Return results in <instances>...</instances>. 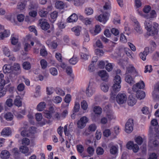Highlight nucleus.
<instances>
[{
	"label": "nucleus",
	"instance_id": "obj_58",
	"mask_svg": "<svg viewBox=\"0 0 159 159\" xmlns=\"http://www.w3.org/2000/svg\"><path fill=\"white\" fill-rule=\"evenodd\" d=\"M80 108V104L78 102H75V106L74 107L73 112H78Z\"/></svg>",
	"mask_w": 159,
	"mask_h": 159
},
{
	"label": "nucleus",
	"instance_id": "obj_21",
	"mask_svg": "<svg viewBox=\"0 0 159 159\" xmlns=\"http://www.w3.org/2000/svg\"><path fill=\"white\" fill-rule=\"evenodd\" d=\"M136 102V99L130 96L128 100V104L130 106H134Z\"/></svg>",
	"mask_w": 159,
	"mask_h": 159
},
{
	"label": "nucleus",
	"instance_id": "obj_60",
	"mask_svg": "<svg viewBox=\"0 0 159 159\" xmlns=\"http://www.w3.org/2000/svg\"><path fill=\"white\" fill-rule=\"evenodd\" d=\"M95 52L96 54L99 56H102L104 54V52L102 50L99 49H97L95 50Z\"/></svg>",
	"mask_w": 159,
	"mask_h": 159
},
{
	"label": "nucleus",
	"instance_id": "obj_24",
	"mask_svg": "<svg viewBox=\"0 0 159 159\" xmlns=\"http://www.w3.org/2000/svg\"><path fill=\"white\" fill-rule=\"evenodd\" d=\"M14 104L15 105L19 107L21 106L22 103L20 96H18L16 97L14 100Z\"/></svg>",
	"mask_w": 159,
	"mask_h": 159
},
{
	"label": "nucleus",
	"instance_id": "obj_9",
	"mask_svg": "<svg viewBox=\"0 0 159 159\" xmlns=\"http://www.w3.org/2000/svg\"><path fill=\"white\" fill-rule=\"evenodd\" d=\"M145 85L144 82L141 81L133 86L132 89L134 91L137 92L139 91V89H143Z\"/></svg>",
	"mask_w": 159,
	"mask_h": 159
},
{
	"label": "nucleus",
	"instance_id": "obj_18",
	"mask_svg": "<svg viewBox=\"0 0 159 159\" xmlns=\"http://www.w3.org/2000/svg\"><path fill=\"white\" fill-rule=\"evenodd\" d=\"M3 70L4 73H10L12 71V66L10 65H5L3 66Z\"/></svg>",
	"mask_w": 159,
	"mask_h": 159
},
{
	"label": "nucleus",
	"instance_id": "obj_8",
	"mask_svg": "<svg viewBox=\"0 0 159 159\" xmlns=\"http://www.w3.org/2000/svg\"><path fill=\"white\" fill-rule=\"evenodd\" d=\"M127 148L129 149H132L134 152H137L139 150V147L138 145L134 144L132 142L130 141L126 145Z\"/></svg>",
	"mask_w": 159,
	"mask_h": 159
},
{
	"label": "nucleus",
	"instance_id": "obj_61",
	"mask_svg": "<svg viewBox=\"0 0 159 159\" xmlns=\"http://www.w3.org/2000/svg\"><path fill=\"white\" fill-rule=\"evenodd\" d=\"M22 144L25 145H28L30 143V140L27 138H24L22 140Z\"/></svg>",
	"mask_w": 159,
	"mask_h": 159
},
{
	"label": "nucleus",
	"instance_id": "obj_41",
	"mask_svg": "<svg viewBox=\"0 0 159 159\" xmlns=\"http://www.w3.org/2000/svg\"><path fill=\"white\" fill-rule=\"evenodd\" d=\"M83 37L84 42H88L89 41V36L88 32L86 31L84 32L83 35Z\"/></svg>",
	"mask_w": 159,
	"mask_h": 159
},
{
	"label": "nucleus",
	"instance_id": "obj_11",
	"mask_svg": "<svg viewBox=\"0 0 159 159\" xmlns=\"http://www.w3.org/2000/svg\"><path fill=\"white\" fill-rule=\"evenodd\" d=\"M95 18L99 21L102 22L104 24L107 20V15L104 14H101L98 16H95Z\"/></svg>",
	"mask_w": 159,
	"mask_h": 159
},
{
	"label": "nucleus",
	"instance_id": "obj_55",
	"mask_svg": "<svg viewBox=\"0 0 159 159\" xmlns=\"http://www.w3.org/2000/svg\"><path fill=\"white\" fill-rule=\"evenodd\" d=\"M96 152L97 155H100L103 154L104 151L102 148L100 147H98L97 148Z\"/></svg>",
	"mask_w": 159,
	"mask_h": 159
},
{
	"label": "nucleus",
	"instance_id": "obj_23",
	"mask_svg": "<svg viewBox=\"0 0 159 159\" xmlns=\"http://www.w3.org/2000/svg\"><path fill=\"white\" fill-rule=\"evenodd\" d=\"M64 6L63 2L61 1H57L55 3V7L57 9H62L64 7Z\"/></svg>",
	"mask_w": 159,
	"mask_h": 159
},
{
	"label": "nucleus",
	"instance_id": "obj_17",
	"mask_svg": "<svg viewBox=\"0 0 159 159\" xmlns=\"http://www.w3.org/2000/svg\"><path fill=\"white\" fill-rule=\"evenodd\" d=\"M136 95L137 98L140 100L143 99L145 96V93L143 91L139 90L138 91Z\"/></svg>",
	"mask_w": 159,
	"mask_h": 159
},
{
	"label": "nucleus",
	"instance_id": "obj_43",
	"mask_svg": "<svg viewBox=\"0 0 159 159\" xmlns=\"http://www.w3.org/2000/svg\"><path fill=\"white\" fill-rule=\"evenodd\" d=\"M3 51L4 54L6 56L9 57L10 55V52L8 48L6 47L5 46L3 48Z\"/></svg>",
	"mask_w": 159,
	"mask_h": 159
},
{
	"label": "nucleus",
	"instance_id": "obj_31",
	"mask_svg": "<svg viewBox=\"0 0 159 159\" xmlns=\"http://www.w3.org/2000/svg\"><path fill=\"white\" fill-rule=\"evenodd\" d=\"M101 29L99 25H97L95 26V29L93 32L91 31V33L93 35H95L99 33L101 31Z\"/></svg>",
	"mask_w": 159,
	"mask_h": 159
},
{
	"label": "nucleus",
	"instance_id": "obj_47",
	"mask_svg": "<svg viewBox=\"0 0 159 159\" xmlns=\"http://www.w3.org/2000/svg\"><path fill=\"white\" fill-rule=\"evenodd\" d=\"M85 13L87 15H90L93 13V10L90 7L86 8L85 10Z\"/></svg>",
	"mask_w": 159,
	"mask_h": 159
},
{
	"label": "nucleus",
	"instance_id": "obj_50",
	"mask_svg": "<svg viewBox=\"0 0 159 159\" xmlns=\"http://www.w3.org/2000/svg\"><path fill=\"white\" fill-rule=\"evenodd\" d=\"M23 68L25 69L28 70L31 68L30 63L28 62H25L23 64Z\"/></svg>",
	"mask_w": 159,
	"mask_h": 159
},
{
	"label": "nucleus",
	"instance_id": "obj_28",
	"mask_svg": "<svg viewBox=\"0 0 159 159\" xmlns=\"http://www.w3.org/2000/svg\"><path fill=\"white\" fill-rule=\"evenodd\" d=\"M118 148L115 146H112L110 148V151L111 154L112 155H115L118 152Z\"/></svg>",
	"mask_w": 159,
	"mask_h": 159
},
{
	"label": "nucleus",
	"instance_id": "obj_2",
	"mask_svg": "<svg viewBox=\"0 0 159 159\" xmlns=\"http://www.w3.org/2000/svg\"><path fill=\"white\" fill-rule=\"evenodd\" d=\"M96 85L95 83L92 82H89L88 88L86 90V94L87 96L90 97L91 96L95 91Z\"/></svg>",
	"mask_w": 159,
	"mask_h": 159
},
{
	"label": "nucleus",
	"instance_id": "obj_59",
	"mask_svg": "<svg viewBox=\"0 0 159 159\" xmlns=\"http://www.w3.org/2000/svg\"><path fill=\"white\" fill-rule=\"evenodd\" d=\"M11 44L14 45H16L18 41V39L17 38L12 36V35L11 36Z\"/></svg>",
	"mask_w": 159,
	"mask_h": 159
},
{
	"label": "nucleus",
	"instance_id": "obj_62",
	"mask_svg": "<svg viewBox=\"0 0 159 159\" xmlns=\"http://www.w3.org/2000/svg\"><path fill=\"white\" fill-rule=\"evenodd\" d=\"M105 68L107 71H110L112 70L113 66L111 63H108L106 65Z\"/></svg>",
	"mask_w": 159,
	"mask_h": 159
},
{
	"label": "nucleus",
	"instance_id": "obj_36",
	"mask_svg": "<svg viewBox=\"0 0 159 159\" xmlns=\"http://www.w3.org/2000/svg\"><path fill=\"white\" fill-rule=\"evenodd\" d=\"M45 8H43L42 9L40 10L39 12V16L42 17H46L48 13V11L45 10Z\"/></svg>",
	"mask_w": 159,
	"mask_h": 159
},
{
	"label": "nucleus",
	"instance_id": "obj_35",
	"mask_svg": "<svg viewBox=\"0 0 159 159\" xmlns=\"http://www.w3.org/2000/svg\"><path fill=\"white\" fill-rule=\"evenodd\" d=\"M74 5L76 6L82 5L84 2V0H72Z\"/></svg>",
	"mask_w": 159,
	"mask_h": 159
},
{
	"label": "nucleus",
	"instance_id": "obj_33",
	"mask_svg": "<svg viewBox=\"0 0 159 159\" xmlns=\"http://www.w3.org/2000/svg\"><path fill=\"white\" fill-rule=\"evenodd\" d=\"M120 88L121 86L119 83L118 84H114L112 86L113 90L115 92H117L119 91L120 90Z\"/></svg>",
	"mask_w": 159,
	"mask_h": 159
},
{
	"label": "nucleus",
	"instance_id": "obj_52",
	"mask_svg": "<svg viewBox=\"0 0 159 159\" xmlns=\"http://www.w3.org/2000/svg\"><path fill=\"white\" fill-rule=\"evenodd\" d=\"M40 63L42 68L44 69L47 67V61L45 60H41L40 61Z\"/></svg>",
	"mask_w": 159,
	"mask_h": 159
},
{
	"label": "nucleus",
	"instance_id": "obj_64",
	"mask_svg": "<svg viewBox=\"0 0 159 159\" xmlns=\"http://www.w3.org/2000/svg\"><path fill=\"white\" fill-rule=\"evenodd\" d=\"M157 93V90H154L153 92L152 96L155 99L159 100V96L158 95Z\"/></svg>",
	"mask_w": 159,
	"mask_h": 159
},
{
	"label": "nucleus",
	"instance_id": "obj_15",
	"mask_svg": "<svg viewBox=\"0 0 159 159\" xmlns=\"http://www.w3.org/2000/svg\"><path fill=\"white\" fill-rule=\"evenodd\" d=\"M10 155L9 152L6 150L2 151L1 154V157L2 159H7Z\"/></svg>",
	"mask_w": 159,
	"mask_h": 159
},
{
	"label": "nucleus",
	"instance_id": "obj_56",
	"mask_svg": "<svg viewBox=\"0 0 159 159\" xmlns=\"http://www.w3.org/2000/svg\"><path fill=\"white\" fill-rule=\"evenodd\" d=\"M61 117V114L58 112L55 113L54 116H53V119L57 120H60Z\"/></svg>",
	"mask_w": 159,
	"mask_h": 159
},
{
	"label": "nucleus",
	"instance_id": "obj_16",
	"mask_svg": "<svg viewBox=\"0 0 159 159\" xmlns=\"http://www.w3.org/2000/svg\"><path fill=\"white\" fill-rule=\"evenodd\" d=\"M125 80L126 82L131 85L134 84L135 83L134 78L130 75H126L125 77Z\"/></svg>",
	"mask_w": 159,
	"mask_h": 159
},
{
	"label": "nucleus",
	"instance_id": "obj_1",
	"mask_svg": "<svg viewBox=\"0 0 159 159\" xmlns=\"http://www.w3.org/2000/svg\"><path fill=\"white\" fill-rule=\"evenodd\" d=\"M151 126L150 127L149 132L151 137H154L155 139L159 138V125L157 120H152L151 122Z\"/></svg>",
	"mask_w": 159,
	"mask_h": 159
},
{
	"label": "nucleus",
	"instance_id": "obj_57",
	"mask_svg": "<svg viewBox=\"0 0 159 159\" xmlns=\"http://www.w3.org/2000/svg\"><path fill=\"white\" fill-rule=\"evenodd\" d=\"M17 18L19 22H22L24 19L25 16L22 14H19L17 15Z\"/></svg>",
	"mask_w": 159,
	"mask_h": 159
},
{
	"label": "nucleus",
	"instance_id": "obj_22",
	"mask_svg": "<svg viewBox=\"0 0 159 159\" xmlns=\"http://www.w3.org/2000/svg\"><path fill=\"white\" fill-rule=\"evenodd\" d=\"M39 5L37 2H30L28 6V8L30 10L37 8L38 7Z\"/></svg>",
	"mask_w": 159,
	"mask_h": 159
},
{
	"label": "nucleus",
	"instance_id": "obj_37",
	"mask_svg": "<svg viewBox=\"0 0 159 159\" xmlns=\"http://www.w3.org/2000/svg\"><path fill=\"white\" fill-rule=\"evenodd\" d=\"M96 61H93L89 66L88 70L90 72H92L94 71V66L96 64Z\"/></svg>",
	"mask_w": 159,
	"mask_h": 159
},
{
	"label": "nucleus",
	"instance_id": "obj_5",
	"mask_svg": "<svg viewBox=\"0 0 159 159\" xmlns=\"http://www.w3.org/2000/svg\"><path fill=\"white\" fill-rule=\"evenodd\" d=\"M133 120L132 119H129L126 122L125 127V131L127 133H130L133 129Z\"/></svg>",
	"mask_w": 159,
	"mask_h": 159
},
{
	"label": "nucleus",
	"instance_id": "obj_40",
	"mask_svg": "<svg viewBox=\"0 0 159 159\" xmlns=\"http://www.w3.org/2000/svg\"><path fill=\"white\" fill-rule=\"evenodd\" d=\"M135 140L136 143L139 145H141L143 141L142 138L140 136L136 137L135 138Z\"/></svg>",
	"mask_w": 159,
	"mask_h": 159
},
{
	"label": "nucleus",
	"instance_id": "obj_53",
	"mask_svg": "<svg viewBox=\"0 0 159 159\" xmlns=\"http://www.w3.org/2000/svg\"><path fill=\"white\" fill-rule=\"evenodd\" d=\"M20 69V67L19 64L15 63L13 66H12V71H18Z\"/></svg>",
	"mask_w": 159,
	"mask_h": 159
},
{
	"label": "nucleus",
	"instance_id": "obj_30",
	"mask_svg": "<svg viewBox=\"0 0 159 159\" xmlns=\"http://www.w3.org/2000/svg\"><path fill=\"white\" fill-rule=\"evenodd\" d=\"M25 7V5L24 2H19L17 4V8L20 11H22L24 9Z\"/></svg>",
	"mask_w": 159,
	"mask_h": 159
},
{
	"label": "nucleus",
	"instance_id": "obj_46",
	"mask_svg": "<svg viewBox=\"0 0 159 159\" xmlns=\"http://www.w3.org/2000/svg\"><path fill=\"white\" fill-rule=\"evenodd\" d=\"M114 84H120L121 83V78L120 76L118 75H116L114 79Z\"/></svg>",
	"mask_w": 159,
	"mask_h": 159
},
{
	"label": "nucleus",
	"instance_id": "obj_13",
	"mask_svg": "<svg viewBox=\"0 0 159 159\" xmlns=\"http://www.w3.org/2000/svg\"><path fill=\"white\" fill-rule=\"evenodd\" d=\"M78 19V17L75 13L72 14L67 19V21L68 22H76Z\"/></svg>",
	"mask_w": 159,
	"mask_h": 159
},
{
	"label": "nucleus",
	"instance_id": "obj_32",
	"mask_svg": "<svg viewBox=\"0 0 159 159\" xmlns=\"http://www.w3.org/2000/svg\"><path fill=\"white\" fill-rule=\"evenodd\" d=\"M10 32L5 30L3 32L0 33V39H3L4 38L8 37L9 34Z\"/></svg>",
	"mask_w": 159,
	"mask_h": 159
},
{
	"label": "nucleus",
	"instance_id": "obj_54",
	"mask_svg": "<svg viewBox=\"0 0 159 159\" xmlns=\"http://www.w3.org/2000/svg\"><path fill=\"white\" fill-rule=\"evenodd\" d=\"M50 73L54 76H55L57 74V69L54 67H52L50 69Z\"/></svg>",
	"mask_w": 159,
	"mask_h": 159
},
{
	"label": "nucleus",
	"instance_id": "obj_3",
	"mask_svg": "<svg viewBox=\"0 0 159 159\" xmlns=\"http://www.w3.org/2000/svg\"><path fill=\"white\" fill-rule=\"evenodd\" d=\"M145 29L147 30V34L149 35H153L154 34V31L153 30L152 22L146 20L144 23Z\"/></svg>",
	"mask_w": 159,
	"mask_h": 159
},
{
	"label": "nucleus",
	"instance_id": "obj_63",
	"mask_svg": "<svg viewBox=\"0 0 159 159\" xmlns=\"http://www.w3.org/2000/svg\"><path fill=\"white\" fill-rule=\"evenodd\" d=\"M40 53L41 55L42 56H45L47 55V52L46 50L43 47V48H41L40 50Z\"/></svg>",
	"mask_w": 159,
	"mask_h": 159
},
{
	"label": "nucleus",
	"instance_id": "obj_51",
	"mask_svg": "<svg viewBox=\"0 0 159 159\" xmlns=\"http://www.w3.org/2000/svg\"><path fill=\"white\" fill-rule=\"evenodd\" d=\"M80 56L81 59L84 60H87L88 59L89 56L87 53H84L83 52H81L80 53Z\"/></svg>",
	"mask_w": 159,
	"mask_h": 159
},
{
	"label": "nucleus",
	"instance_id": "obj_45",
	"mask_svg": "<svg viewBox=\"0 0 159 159\" xmlns=\"http://www.w3.org/2000/svg\"><path fill=\"white\" fill-rule=\"evenodd\" d=\"M111 8V3L110 2H106L103 6V9L104 10H107Z\"/></svg>",
	"mask_w": 159,
	"mask_h": 159
},
{
	"label": "nucleus",
	"instance_id": "obj_48",
	"mask_svg": "<svg viewBox=\"0 0 159 159\" xmlns=\"http://www.w3.org/2000/svg\"><path fill=\"white\" fill-rule=\"evenodd\" d=\"M78 61V59L76 57H73L69 60V62L72 65L75 64Z\"/></svg>",
	"mask_w": 159,
	"mask_h": 159
},
{
	"label": "nucleus",
	"instance_id": "obj_20",
	"mask_svg": "<svg viewBox=\"0 0 159 159\" xmlns=\"http://www.w3.org/2000/svg\"><path fill=\"white\" fill-rule=\"evenodd\" d=\"M46 107V103L44 102H42L39 104L37 107V110L39 111L43 110Z\"/></svg>",
	"mask_w": 159,
	"mask_h": 159
},
{
	"label": "nucleus",
	"instance_id": "obj_4",
	"mask_svg": "<svg viewBox=\"0 0 159 159\" xmlns=\"http://www.w3.org/2000/svg\"><path fill=\"white\" fill-rule=\"evenodd\" d=\"M39 25L43 30L45 31L47 30L50 28V24L45 19H40L39 20Z\"/></svg>",
	"mask_w": 159,
	"mask_h": 159
},
{
	"label": "nucleus",
	"instance_id": "obj_10",
	"mask_svg": "<svg viewBox=\"0 0 159 159\" xmlns=\"http://www.w3.org/2000/svg\"><path fill=\"white\" fill-rule=\"evenodd\" d=\"M98 74L103 81H107L108 79V75L105 70L100 71L98 72Z\"/></svg>",
	"mask_w": 159,
	"mask_h": 159
},
{
	"label": "nucleus",
	"instance_id": "obj_25",
	"mask_svg": "<svg viewBox=\"0 0 159 159\" xmlns=\"http://www.w3.org/2000/svg\"><path fill=\"white\" fill-rule=\"evenodd\" d=\"M106 117L109 120L114 119L116 118V116L114 115V113L112 111L107 112V113Z\"/></svg>",
	"mask_w": 159,
	"mask_h": 159
},
{
	"label": "nucleus",
	"instance_id": "obj_26",
	"mask_svg": "<svg viewBox=\"0 0 159 159\" xmlns=\"http://www.w3.org/2000/svg\"><path fill=\"white\" fill-rule=\"evenodd\" d=\"M81 30V27L80 26H76L72 29V30L74 32L76 36L79 35Z\"/></svg>",
	"mask_w": 159,
	"mask_h": 159
},
{
	"label": "nucleus",
	"instance_id": "obj_6",
	"mask_svg": "<svg viewBox=\"0 0 159 159\" xmlns=\"http://www.w3.org/2000/svg\"><path fill=\"white\" fill-rule=\"evenodd\" d=\"M127 99L126 95L125 93H119L116 96V101L119 104H123L126 101Z\"/></svg>",
	"mask_w": 159,
	"mask_h": 159
},
{
	"label": "nucleus",
	"instance_id": "obj_49",
	"mask_svg": "<svg viewBox=\"0 0 159 159\" xmlns=\"http://www.w3.org/2000/svg\"><path fill=\"white\" fill-rule=\"evenodd\" d=\"M81 105L82 109L84 110H86L87 109L88 104L85 100H83L81 102Z\"/></svg>",
	"mask_w": 159,
	"mask_h": 159
},
{
	"label": "nucleus",
	"instance_id": "obj_44",
	"mask_svg": "<svg viewBox=\"0 0 159 159\" xmlns=\"http://www.w3.org/2000/svg\"><path fill=\"white\" fill-rule=\"evenodd\" d=\"M62 100V98L59 96H56L53 99V102L56 103H60L61 102Z\"/></svg>",
	"mask_w": 159,
	"mask_h": 159
},
{
	"label": "nucleus",
	"instance_id": "obj_39",
	"mask_svg": "<svg viewBox=\"0 0 159 159\" xmlns=\"http://www.w3.org/2000/svg\"><path fill=\"white\" fill-rule=\"evenodd\" d=\"M124 52L126 55L129 58H132L131 53H132V51L129 48H125L124 49Z\"/></svg>",
	"mask_w": 159,
	"mask_h": 159
},
{
	"label": "nucleus",
	"instance_id": "obj_14",
	"mask_svg": "<svg viewBox=\"0 0 159 159\" xmlns=\"http://www.w3.org/2000/svg\"><path fill=\"white\" fill-rule=\"evenodd\" d=\"M20 151L23 153H26L25 155V156H28L30 155L31 153L30 152H28L29 151V148L28 147L22 146H21L20 148Z\"/></svg>",
	"mask_w": 159,
	"mask_h": 159
},
{
	"label": "nucleus",
	"instance_id": "obj_12",
	"mask_svg": "<svg viewBox=\"0 0 159 159\" xmlns=\"http://www.w3.org/2000/svg\"><path fill=\"white\" fill-rule=\"evenodd\" d=\"M134 29L136 32L139 34L143 33V30L139 22L137 20H135L134 21Z\"/></svg>",
	"mask_w": 159,
	"mask_h": 159
},
{
	"label": "nucleus",
	"instance_id": "obj_7",
	"mask_svg": "<svg viewBox=\"0 0 159 159\" xmlns=\"http://www.w3.org/2000/svg\"><path fill=\"white\" fill-rule=\"evenodd\" d=\"M88 121V118L86 116L81 117L77 122V127L80 129H83L85 127Z\"/></svg>",
	"mask_w": 159,
	"mask_h": 159
},
{
	"label": "nucleus",
	"instance_id": "obj_27",
	"mask_svg": "<svg viewBox=\"0 0 159 159\" xmlns=\"http://www.w3.org/2000/svg\"><path fill=\"white\" fill-rule=\"evenodd\" d=\"M93 111L95 114L99 116L102 112V109L99 107L96 106L93 108Z\"/></svg>",
	"mask_w": 159,
	"mask_h": 159
},
{
	"label": "nucleus",
	"instance_id": "obj_42",
	"mask_svg": "<svg viewBox=\"0 0 159 159\" xmlns=\"http://www.w3.org/2000/svg\"><path fill=\"white\" fill-rule=\"evenodd\" d=\"M101 88L102 90L105 92H107L108 89V86L105 83H102L101 85Z\"/></svg>",
	"mask_w": 159,
	"mask_h": 159
},
{
	"label": "nucleus",
	"instance_id": "obj_29",
	"mask_svg": "<svg viewBox=\"0 0 159 159\" xmlns=\"http://www.w3.org/2000/svg\"><path fill=\"white\" fill-rule=\"evenodd\" d=\"M13 115L11 112L6 113L4 115V118L7 121H11L13 118Z\"/></svg>",
	"mask_w": 159,
	"mask_h": 159
},
{
	"label": "nucleus",
	"instance_id": "obj_38",
	"mask_svg": "<svg viewBox=\"0 0 159 159\" xmlns=\"http://www.w3.org/2000/svg\"><path fill=\"white\" fill-rule=\"evenodd\" d=\"M127 71L126 74L128 72L129 73H132L135 71L134 67L132 65H129V66L127 68Z\"/></svg>",
	"mask_w": 159,
	"mask_h": 159
},
{
	"label": "nucleus",
	"instance_id": "obj_19",
	"mask_svg": "<svg viewBox=\"0 0 159 159\" xmlns=\"http://www.w3.org/2000/svg\"><path fill=\"white\" fill-rule=\"evenodd\" d=\"M11 133V130L10 128L8 127L4 128L1 132V134L2 136H9Z\"/></svg>",
	"mask_w": 159,
	"mask_h": 159
},
{
	"label": "nucleus",
	"instance_id": "obj_34",
	"mask_svg": "<svg viewBox=\"0 0 159 159\" xmlns=\"http://www.w3.org/2000/svg\"><path fill=\"white\" fill-rule=\"evenodd\" d=\"M56 93L60 96H64L65 95L64 91L59 88H57L55 91Z\"/></svg>",
	"mask_w": 159,
	"mask_h": 159
}]
</instances>
